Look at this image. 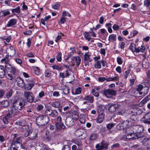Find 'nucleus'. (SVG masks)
Returning <instances> with one entry per match:
<instances>
[{
  "label": "nucleus",
  "instance_id": "1",
  "mask_svg": "<svg viewBox=\"0 0 150 150\" xmlns=\"http://www.w3.org/2000/svg\"><path fill=\"white\" fill-rule=\"evenodd\" d=\"M13 138V141L12 144L11 150H19L20 146H21V137H17L18 135L15 134Z\"/></svg>",
  "mask_w": 150,
  "mask_h": 150
},
{
  "label": "nucleus",
  "instance_id": "2",
  "mask_svg": "<svg viewBox=\"0 0 150 150\" xmlns=\"http://www.w3.org/2000/svg\"><path fill=\"white\" fill-rule=\"evenodd\" d=\"M24 104L22 101L19 100H14L13 103V108L15 110L13 111L12 110H11V112H19L22 110V107H23Z\"/></svg>",
  "mask_w": 150,
  "mask_h": 150
},
{
  "label": "nucleus",
  "instance_id": "3",
  "mask_svg": "<svg viewBox=\"0 0 150 150\" xmlns=\"http://www.w3.org/2000/svg\"><path fill=\"white\" fill-rule=\"evenodd\" d=\"M131 130L133 131V133L135 134L144 135L142 132L144 131L143 126L141 125H134L131 127Z\"/></svg>",
  "mask_w": 150,
  "mask_h": 150
},
{
  "label": "nucleus",
  "instance_id": "4",
  "mask_svg": "<svg viewBox=\"0 0 150 150\" xmlns=\"http://www.w3.org/2000/svg\"><path fill=\"white\" fill-rule=\"evenodd\" d=\"M9 73L8 72L7 78L9 79L12 80L16 77L18 71L14 67H11L9 68Z\"/></svg>",
  "mask_w": 150,
  "mask_h": 150
},
{
  "label": "nucleus",
  "instance_id": "5",
  "mask_svg": "<svg viewBox=\"0 0 150 150\" xmlns=\"http://www.w3.org/2000/svg\"><path fill=\"white\" fill-rule=\"evenodd\" d=\"M129 129H130L128 128L126 130V132L127 134L126 136V139H137L141 138L143 137L142 134H135L134 133H133V132H130Z\"/></svg>",
  "mask_w": 150,
  "mask_h": 150
},
{
  "label": "nucleus",
  "instance_id": "6",
  "mask_svg": "<svg viewBox=\"0 0 150 150\" xmlns=\"http://www.w3.org/2000/svg\"><path fill=\"white\" fill-rule=\"evenodd\" d=\"M108 144L104 140H103L100 143L97 144L95 146L96 150H103L108 148Z\"/></svg>",
  "mask_w": 150,
  "mask_h": 150
},
{
  "label": "nucleus",
  "instance_id": "7",
  "mask_svg": "<svg viewBox=\"0 0 150 150\" xmlns=\"http://www.w3.org/2000/svg\"><path fill=\"white\" fill-rule=\"evenodd\" d=\"M37 120L40 121V123L41 125L43 126L47 124L49 120L48 116L46 115L39 116L37 118Z\"/></svg>",
  "mask_w": 150,
  "mask_h": 150
},
{
  "label": "nucleus",
  "instance_id": "8",
  "mask_svg": "<svg viewBox=\"0 0 150 150\" xmlns=\"http://www.w3.org/2000/svg\"><path fill=\"white\" fill-rule=\"evenodd\" d=\"M116 94L115 91L111 89L105 90L103 93V95H105L108 98H111V96L110 95H115Z\"/></svg>",
  "mask_w": 150,
  "mask_h": 150
},
{
  "label": "nucleus",
  "instance_id": "9",
  "mask_svg": "<svg viewBox=\"0 0 150 150\" xmlns=\"http://www.w3.org/2000/svg\"><path fill=\"white\" fill-rule=\"evenodd\" d=\"M32 95V93L29 91H25L24 93V96L26 98L28 101L30 103H32L34 101Z\"/></svg>",
  "mask_w": 150,
  "mask_h": 150
},
{
  "label": "nucleus",
  "instance_id": "10",
  "mask_svg": "<svg viewBox=\"0 0 150 150\" xmlns=\"http://www.w3.org/2000/svg\"><path fill=\"white\" fill-rule=\"evenodd\" d=\"M143 145L147 146V150H150V139L148 138H144L142 142Z\"/></svg>",
  "mask_w": 150,
  "mask_h": 150
},
{
  "label": "nucleus",
  "instance_id": "11",
  "mask_svg": "<svg viewBox=\"0 0 150 150\" xmlns=\"http://www.w3.org/2000/svg\"><path fill=\"white\" fill-rule=\"evenodd\" d=\"M16 81L17 85L21 88H23L25 86V83L23 79L20 77L17 78L16 79Z\"/></svg>",
  "mask_w": 150,
  "mask_h": 150
},
{
  "label": "nucleus",
  "instance_id": "12",
  "mask_svg": "<svg viewBox=\"0 0 150 150\" xmlns=\"http://www.w3.org/2000/svg\"><path fill=\"white\" fill-rule=\"evenodd\" d=\"M65 124L69 127L72 126L74 124L73 120L71 117H68L65 120Z\"/></svg>",
  "mask_w": 150,
  "mask_h": 150
},
{
  "label": "nucleus",
  "instance_id": "13",
  "mask_svg": "<svg viewBox=\"0 0 150 150\" xmlns=\"http://www.w3.org/2000/svg\"><path fill=\"white\" fill-rule=\"evenodd\" d=\"M16 23V19H11L8 21V23L6 25V26L8 27H11L15 25Z\"/></svg>",
  "mask_w": 150,
  "mask_h": 150
},
{
  "label": "nucleus",
  "instance_id": "14",
  "mask_svg": "<svg viewBox=\"0 0 150 150\" xmlns=\"http://www.w3.org/2000/svg\"><path fill=\"white\" fill-rule=\"evenodd\" d=\"M104 117V114L103 113H99L96 122L99 123H101L103 120Z\"/></svg>",
  "mask_w": 150,
  "mask_h": 150
},
{
  "label": "nucleus",
  "instance_id": "15",
  "mask_svg": "<svg viewBox=\"0 0 150 150\" xmlns=\"http://www.w3.org/2000/svg\"><path fill=\"white\" fill-rule=\"evenodd\" d=\"M107 109L105 106L100 105L97 107L98 112H107Z\"/></svg>",
  "mask_w": 150,
  "mask_h": 150
},
{
  "label": "nucleus",
  "instance_id": "16",
  "mask_svg": "<svg viewBox=\"0 0 150 150\" xmlns=\"http://www.w3.org/2000/svg\"><path fill=\"white\" fill-rule=\"evenodd\" d=\"M83 130L81 129H80L79 130H77L75 132L76 136L77 137H78L79 138L81 137L80 138L81 139H83V137H81V136H82L83 133Z\"/></svg>",
  "mask_w": 150,
  "mask_h": 150
},
{
  "label": "nucleus",
  "instance_id": "17",
  "mask_svg": "<svg viewBox=\"0 0 150 150\" xmlns=\"http://www.w3.org/2000/svg\"><path fill=\"white\" fill-rule=\"evenodd\" d=\"M145 50V48L144 46L141 45L140 46H139L136 48V49L135 52L137 53H139L140 52H143Z\"/></svg>",
  "mask_w": 150,
  "mask_h": 150
},
{
  "label": "nucleus",
  "instance_id": "18",
  "mask_svg": "<svg viewBox=\"0 0 150 150\" xmlns=\"http://www.w3.org/2000/svg\"><path fill=\"white\" fill-rule=\"evenodd\" d=\"M84 100L87 101L89 103H92L94 101L93 97L90 95L85 96L84 98Z\"/></svg>",
  "mask_w": 150,
  "mask_h": 150
},
{
  "label": "nucleus",
  "instance_id": "19",
  "mask_svg": "<svg viewBox=\"0 0 150 150\" xmlns=\"http://www.w3.org/2000/svg\"><path fill=\"white\" fill-rule=\"evenodd\" d=\"M5 75V71L4 67L3 66H0V78H3Z\"/></svg>",
  "mask_w": 150,
  "mask_h": 150
},
{
  "label": "nucleus",
  "instance_id": "20",
  "mask_svg": "<svg viewBox=\"0 0 150 150\" xmlns=\"http://www.w3.org/2000/svg\"><path fill=\"white\" fill-rule=\"evenodd\" d=\"M11 114L10 113H8L6 116L3 119V121L4 123L5 124H7L8 122V120L11 117Z\"/></svg>",
  "mask_w": 150,
  "mask_h": 150
},
{
  "label": "nucleus",
  "instance_id": "21",
  "mask_svg": "<svg viewBox=\"0 0 150 150\" xmlns=\"http://www.w3.org/2000/svg\"><path fill=\"white\" fill-rule=\"evenodd\" d=\"M37 137V134L34 132H29V138L31 139H33Z\"/></svg>",
  "mask_w": 150,
  "mask_h": 150
},
{
  "label": "nucleus",
  "instance_id": "22",
  "mask_svg": "<svg viewBox=\"0 0 150 150\" xmlns=\"http://www.w3.org/2000/svg\"><path fill=\"white\" fill-rule=\"evenodd\" d=\"M149 87L147 86H144L143 89V91L142 92H139V93L140 94H143V95L144 96L147 93L149 92Z\"/></svg>",
  "mask_w": 150,
  "mask_h": 150
},
{
  "label": "nucleus",
  "instance_id": "23",
  "mask_svg": "<svg viewBox=\"0 0 150 150\" xmlns=\"http://www.w3.org/2000/svg\"><path fill=\"white\" fill-rule=\"evenodd\" d=\"M116 35L112 34L109 36L108 40L110 42H113L116 40Z\"/></svg>",
  "mask_w": 150,
  "mask_h": 150
},
{
  "label": "nucleus",
  "instance_id": "24",
  "mask_svg": "<svg viewBox=\"0 0 150 150\" xmlns=\"http://www.w3.org/2000/svg\"><path fill=\"white\" fill-rule=\"evenodd\" d=\"M129 49L131 50L132 52H135L136 49V45L134 43H131L129 46Z\"/></svg>",
  "mask_w": 150,
  "mask_h": 150
},
{
  "label": "nucleus",
  "instance_id": "25",
  "mask_svg": "<svg viewBox=\"0 0 150 150\" xmlns=\"http://www.w3.org/2000/svg\"><path fill=\"white\" fill-rule=\"evenodd\" d=\"M51 16L50 15H48L45 17L44 19L42 18L41 19L42 23L44 25H45V21H46L48 20L50 18Z\"/></svg>",
  "mask_w": 150,
  "mask_h": 150
},
{
  "label": "nucleus",
  "instance_id": "26",
  "mask_svg": "<svg viewBox=\"0 0 150 150\" xmlns=\"http://www.w3.org/2000/svg\"><path fill=\"white\" fill-rule=\"evenodd\" d=\"M142 120L144 122L145 120H150V113H146L144 117L142 118Z\"/></svg>",
  "mask_w": 150,
  "mask_h": 150
},
{
  "label": "nucleus",
  "instance_id": "27",
  "mask_svg": "<svg viewBox=\"0 0 150 150\" xmlns=\"http://www.w3.org/2000/svg\"><path fill=\"white\" fill-rule=\"evenodd\" d=\"M75 59V61L76 62V65L79 66L81 62V58L79 56H75V58H74Z\"/></svg>",
  "mask_w": 150,
  "mask_h": 150
},
{
  "label": "nucleus",
  "instance_id": "28",
  "mask_svg": "<svg viewBox=\"0 0 150 150\" xmlns=\"http://www.w3.org/2000/svg\"><path fill=\"white\" fill-rule=\"evenodd\" d=\"M33 87V84H30V85L28 84H25V86L23 88L25 89V90H30Z\"/></svg>",
  "mask_w": 150,
  "mask_h": 150
},
{
  "label": "nucleus",
  "instance_id": "29",
  "mask_svg": "<svg viewBox=\"0 0 150 150\" xmlns=\"http://www.w3.org/2000/svg\"><path fill=\"white\" fill-rule=\"evenodd\" d=\"M71 113L72 118L75 120H78L79 118V113Z\"/></svg>",
  "mask_w": 150,
  "mask_h": 150
},
{
  "label": "nucleus",
  "instance_id": "30",
  "mask_svg": "<svg viewBox=\"0 0 150 150\" xmlns=\"http://www.w3.org/2000/svg\"><path fill=\"white\" fill-rule=\"evenodd\" d=\"M55 126L57 129H59L60 128L64 129V128L63 124L62 122L56 123Z\"/></svg>",
  "mask_w": 150,
  "mask_h": 150
},
{
  "label": "nucleus",
  "instance_id": "31",
  "mask_svg": "<svg viewBox=\"0 0 150 150\" xmlns=\"http://www.w3.org/2000/svg\"><path fill=\"white\" fill-rule=\"evenodd\" d=\"M2 106L3 107H6L9 105V102L7 100H3L1 102Z\"/></svg>",
  "mask_w": 150,
  "mask_h": 150
},
{
  "label": "nucleus",
  "instance_id": "32",
  "mask_svg": "<svg viewBox=\"0 0 150 150\" xmlns=\"http://www.w3.org/2000/svg\"><path fill=\"white\" fill-rule=\"evenodd\" d=\"M34 73L37 75H40V71L39 68L38 67H35L34 68Z\"/></svg>",
  "mask_w": 150,
  "mask_h": 150
},
{
  "label": "nucleus",
  "instance_id": "33",
  "mask_svg": "<svg viewBox=\"0 0 150 150\" xmlns=\"http://www.w3.org/2000/svg\"><path fill=\"white\" fill-rule=\"evenodd\" d=\"M116 110L115 107L114 106L113 104H111L110 106L108 108V111L110 112H113L115 111Z\"/></svg>",
  "mask_w": 150,
  "mask_h": 150
},
{
  "label": "nucleus",
  "instance_id": "34",
  "mask_svg": "<svg viewBox=\"0 0 150 150\" xmlns=\"http://www.w3.org/2000/svg\"><path fill=\"white\" fill-rule=\"evenodd\" d=\"M94 67L95 68L100 69L101 67V61L99 60L97 61L95 63Z\"/></svg>",
  "mask_w": 150,
  "mask_h": 150
},
{
  "label": "nucleus",
  "instance_id": "35",
  "mask_svg": "<svg viewBox=\"0 0 150 150\" xmlns=\"http://www.w3.org/2000/svg\"><path fill=\"white\" fill-rule=\"evenodd\" d=\"M11 11L13 13L16 12L17 13H19L21 12L20 7L18 6L16 8L12 9L11 10Z\"/></svg>",
  "mask_w": 150,
  "mask_h": 150
},
{
  "label": "nucleus",
  "instance_id": "36",
  "mask_svg": "<svg viewBox=\"0 0 150 150\" xmlns=\"http://www.w3.org/2000/svg\"><path fill=\"white\" fill-rule=\"evenodd\" d=\"M84 38L88 41H90L91 38L89 37V32H85L84 33Z\"/></svg>",
  "mask_w": 150,
  "mask_h": 150
},
{
  "label": "nucleus",
  "instance_id": "37",
  "mask_svg": "<svg viewBox=\"0 0 150 150\" xmlns=\"http://www.w3.org/2000/svg\"><path fill=\"white\" fill-rule=\"evenodd\" d=\"M60 105V103L59 101H55L52 104V105L55 108H59Z\"/></svg>",
  "mask_w": 150,
  "mask_h": 150
},
{
  "label": "nucleus",
  "instance_id": "38",
  "mask_svg": "<svg viewBox=\"0 0 150 150\" xmlns=\"http://www.w3.org/2000/svg\"><path fill=\"white\" fill-rule=\"evenodd\" d=\"M90 59V55H89V52L85 53L84 55V60L85 61L89 60Z\"/></svg>",
  "mask_w": 150,
  "mask_h": 150
},
{
  "label": "nucleus",
  "instance_id": "39",
  "mask_svg": "<svg viewBox=\"0 0 150 150\" xmlns=\"http://www.w3.org/2000/svg\"><path fill=\"white\" fill-rule=\"evenodd\" d=\"M52 6L53 8L57 9L60 7V5L59 3L57 2L55 4L52 5Z\"/></svg>",
  "mask_w": 150,
  "mask_h": 150
},
{
  "label": "nucleus",
  "instance_id": "40",
  "mask_svg": "<svg viewBox=\"0 0 150 150\" xmlns=\"http://www.w3.org/2000/svg\"><path fill=\"white\" fill-rule=\"evenodd\" d=\"M97 135L96 134H92L90 138V139L91 140H94L96 139L97 137Z\"/></svg>",
  "mask_w": 150,
  "mask_h": 150
},
{
  "label": "nucleus",
  "instance_id": "41",
  "mask_svg": "<svg viewBox=\"0 0 150 150\" xmlns=\"http://www.w3.org/2000/svg\"><path fill=\"white\" fill-rule=\"evenodd\" d=\"M142 64L143 68H146L148 66L147 61L145 60H143Z\"/></svg>",
  "mask_w": 150,
  "mask_h": 150
},
{
  "label": "nucleus",
  "instance_id": "42",
  "mask_svg": "<svg viewBox=\"0 0 150 150\" xmlns=\"http://www.w3.org/2000/svg\"><path fill=\"white\" fill-rule=\"evenodd\" d=\"M69 91V88L67 87H65L63 89V93L65 95H68Z\"/></svg>",
  "mask_w": 150,
  "mask_h": 150
},
{
  "label": "nucleus",
  "instance_id": "43",
  "mask_svg": "<svg viewBox=\"0 0 150 150\" xmlns=\"http://www.w3.org/2000/svg\"><path fill=\"white\" fill-rule=\"evenodd\" d=\"M144 5L146 7H148L150 5V0H145L144 1Z\"/></svg>",
  "mask_w": 150,
  "mask_h": 150
},
{
  "label": "nucleus",
  "instance_id": "44",
  "mask_svg": "<svg viewBox=\"0 0 150 150\" xmlns=\"http://www.w3.org/2000/svg\"><path fill=\"white\" fill-rule=\"evenodd\" d=\"M28 84L30 85V84H33V86L35 84V79H30L28 81Z\"/></svg>",
  "mask_w": 150,
  "mask_h": 150
},
{
  "label": "nucleus",
  "instance_id": "45",
  "mask_svg": "<svg viewBox=\"0 0 150 150\" xmlns=\"http://www.w3.org/2000/svg\"><path fill=\"white\" fill-rule=\"evenodd\" d=\"M92 93L93 95L96 97H98L99 96V93L98 92L96 91L94 89L92 90Z\"/></svg>",
  "mask_w": 150,
  "mask_h": 150
},
{
  "label": "nucleus",
  "instance_id": "46",
  "mask_svg": "<svg viewBox=\"0 0 150 150\" xmlns=\"http://www.w3.org/2000/svg\"><path fill=\"white\" fill-rule=\"evenodd\" d=\"M144 86L141 84H139L137 88V90L138 91H140L143 89Z\"/></svg>",
  "mask_w": 150,
  "mask_h": 150
},
{
  "label": "nucleus",
  "instance_id": "47",
  "mask_svg": "<svg viewBox=\"0 0 150 150\" xmlns=\"http://www.w3.org/2000/svg\"><path fill=\"white\" fill-rule=\"evenodd\" d=\"M52 67L54 69H55L58 70H59L62 69V67L60 66L56 65L52 66Z\"/></svg>",
  "mask_w": 150,
  "mask_h": 150
},
{
  "label": "nucleus",
  "instance_id": "48",
  "mask_svg": "<svg viewBox=\"0 0 150 150\" xmlns=\"http://www.w3.org/2000/svg\"><path fill=\"white\" fill-rule=\"evenodd\" d=\"M74 142L79 146H80L82 145L81 142L80 140H74Z\"/></svg>",
  "mask_w": 150,
  "mask_h": 150
},
{
  "label": "nucleus",
  "instance_id": "49",
  "mask_svg": "<svg viewBox=\"0 0 150 150\" xmlns=\"http://www.w3.org/2000/svg\"><path fill=\"white\" fill-rule=\"evenodd\" d=\"M57 60L60 62L62 60V54L61 53H58L56 57Z\"/></svg>",
  "mask_w": 150,
  "mask_h": 150
},
{
  "label": "nucleus",
  "instance_id": "50",
  "mask_svg": "<svg viewBox=\"0 0 150 150\" xmlns=\"http://www.w3.org/2000/svg\"><path fill=\"white\" fill-rule=\"evenodd\" d=\"M81 91V88L80 87H79L75 90V94H80Z\"/></svg>",
  "mask_w": 150,
  "mask_h": 150
},
{
  "label": "nucleus",
  "instance_id": "51",
  "mask_svg": "<svg viewBox=\"0 0 150 150\" xmlns=\"http://www.w3.org/2000/svg\"><path fill=\"white\" fill-rule=\"evenodd\" d=\"M12 91L10 90L6 94V97L8 98H10L12 95Z\"/></svg>",
  "mask_w": 150,
  "mask_h": 150
},
{
  "label": "nucleus",
  "instance_id": "52",
  "mask_svg": "<svg viewBox=\"0 0 150 150\" xmlns=\"http://www.w3.org/2000/svg\"><path fill=\"white\" fill-rule=\"evenodd\" d=\"M11 50L12 52V55H15L16 54L15 51L13 49V47L11 46H9L8 47Z\"/></svg>",
  "mask_w": 150,
  "mask_h": 150
},
{
  "label": "nucleus",
  "instance_id": "53",
  "mask_svg": "<svg viewBox=\"0 0 150 150\" xmlns=\"http://www.w3.org/2000/svg\"><path fill=\"white\" fill-rule=\"evenodd\" d=\"M117 62L118 64H121L122 63V58L120 57H118L117 58Z\"/></svg>",
  "mask_w": 150,
  "mask_h": 150
},
{
  "label": "nucleus",
  "instance_id": "54",
  "mask_svg": "<svg viewBox=\"0 0 150 150\" xmlns=\"http://www.w3.org/2000/svg\"><path fill=\"white\" fill-rule=\"evenodd\" d=\"M2 13L4 16H5L7 15H8L10 14V12L8 11H2Z\"/></svg>",
  "mask_w": 150,
  "mask_h": 150
},
{
  "label": "nucleus",
  "instance_id": "55",
  "mask_svg": "<svg viewBox=\"0 0 150 150\" xmlns=\"http://www.w3.org/2000/svg\"><path fill=\"white\" fill-rule=\"evenodd\" d=\"M79 121L81 124H84L86 122V119L85 117L79 118Z\"/></svg>",
  "mask_w": 150,
  "mask_h": 150
},
{
  "label": "nucleus",
  "instance_id": "56",
  "mask_svg": "<svg viewBox=\"0 0 150 150\" xmlns=\"http://www.w3.org/2000/svg\"><path fill=\"white\" fill-rule=\"evenodd\" d=\"M42 149H43V150H51V149L45 144L43 145Z\"/></svg>",
  "mask_w": 150,
  "mask_h": 150
},
{
  "label": "nucleus",
  "instance_id": "57",
  "mask_svg": "<svg viewBox=\"0 0 150 150\" xmlns=\"http://www.w3.org/2000/svg\"><path fill=\"white\" fill-rule=\"evenodd\" d=\"M75 58V56L72 57L71 58V66H74L75 64V59H74V58Z\"/></svg>",
  "mask_w": 150,
  "mask_h": 150
},
{
  "label": "nucleus",
  "instance_id": "58",
  "mask_svg": "<svg viewBox=\"0 0 150 150\" xmlns=\"http://www.w3.org/2000/svg\"><path fill=\"white\" fill-rule=\"evenodd\" d=\"M120 146V144L119 143H117L115 144H113L111 146V148L112 149L117 148Z\"/></svg>",
  "mask_w": 150,
  "mask_h": 150
},
{
  "label": "nucleus",
  "instance_id": "59",
  "mask_svg": "<svg viewBox=\"0 0 150 150\" xmlns=\"http://www.w3.org/2000/svg\"><path fill=\"white\" fill-rule=\"evenodd\" d=\"M130 71L129 70H127L125 71V75L124 76V77L125 79H126L128 76V74L130 73Z\"/></svg>",
  "mask_w": 150,
  "mask_h": 150
},
{
  "label": "nucleus",
  "instance_id": "60",
  "mask_svg": "<svg viewBox=\"0 0 150 150\" xmlns=\"http://www.w3.org/2000/svg\"><path fill=\"white\" fill-rule=\"evenodd\" d=\"M112 28L114 30H118L119 29V27L118 25L115 24L113 25Z\"/></svg>",
  "mask_w": 150,
  "mask_h": 150
},
{
  "label": "nucleus",
  "instance_id": "61",
  "mask_svg": "<svg viewBox=\"0 0 150 150\" xmlns=\"http://www.w3.org/2000/svg\"><path fill=\"white\" fill-rule=\"evenodd\" d=\"M114 126V124L112 123H109L107 125V128L108 129H111Z\"/></svg>",
  "mask_w": 150,
  "mask_h": 150
},
{
  "label": "nucleus",
  "instance_id": "62",
  "mask_svg": "<svg viewBox=\"0 0 150 150\" xmlns=\"http://www.w3.org/2000/svg\"><path fill=\"white\" fill-rule=\"evenodd\" d=\"M116 70L117 72L119 73H121L122 70L120 66H118L116 69Z\"/></svg>",
  "mask_w": 150,
  "mask_h": 150
},
{
  "label": "nucleus",
  "instance_id": "63",
  "mask_svg": "<svg viewBox=\"0 0 150 150\" xmlns=\"http://www.w3.org/2000/svg\"><path fill=\"white\" fill-rule=\"evenodd\" d=\"M64 150H71V148L68 145H65L64 146Z\"/></svg>",
  "mask_w": 150,
  "mask_h": 150
},
{
  "label": "nucleus",
  "instance_id": "64",
  "mask_svg": "<svg viewBox=\"0 0 150 150\" xmlns=\"http://www.w3.org/2000/svg\"><path fill=\"white\" fill-rule=\"evenodd\" d=\"M16 62L19 64H22V61L20 59H19V58L16 59Z\"/></svg>",
  "mask_w": 150,
  "mask_h": 150
}]
</instances>
